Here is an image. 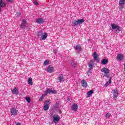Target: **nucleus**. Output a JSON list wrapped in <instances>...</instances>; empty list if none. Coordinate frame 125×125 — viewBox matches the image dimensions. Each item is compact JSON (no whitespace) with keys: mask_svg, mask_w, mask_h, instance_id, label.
I'll list each match as a JSON object with an SVG mask.
<instances>
[{"mask_svg":"<svg viewBox=\"0 0 125 125\" xmlns=\"http://www.w3.org/2000/svg\"><path fill=\"white\" fill-rule=\"evenodd\" d=\"M47 72L53 73V72H54V68H52V66L51 65H49L47 68Z\"/></svg>","mask_w":125,"mask_h":125,"instance_id":"19","label":"nucleus"},{"mask_svg":"<svg viewBox=\"0 0 125 125\" xmlns=\"http://www.w3.org/2000/svg\"><path fill=\"white\" fill-rule=\"evenodd\" d=\"M112 83V78L110 77L109 81H108L105 84L104 86H108V85H110V83Z\"/></svg>","mask_w":125,"mask_h":125,"instance_id":"20","label":"nucleus"},{"mask_svg":"<svg viewBox=\"0 0 125 125\" xmlns=\"http://www.w3.org/2000/svg\"><path fill=\"white\" fill-rule=\"evenodd\" d=\"M84 20L83 19L79 20H74L72 21V25L73 26L75 27V26H78V25H79L80 26V25H82L83 23H84Z\"/></svg>","mask_w":125,"mask_h":125,"instance_id":"2","label":"nucleus"},{"mask_svg":"<svg viewBox=\"0 0 125 125\" xmlns=\"http://www.w3.org/2000/svg\"><path fill=\"white\" fill-rule=\"evenodd\" d=\"M47 95L46 94V93L44 92V94H43L42 96V98H44V97H45Z\"/></svg>","mask_w":125,"mask_h":125,"instance_id":"33","label":"nucleus"},{"mask_svg":"<svg viewBox=\"0 0 125 125\" xmlns=\"http://www.w3.org/2000/svg\"><path fill=\"white\" fill-rule=\"evenodd\" d=\"M94 65V63L92 61H91L89 63H88V66H89V71H91L92 69L93 68V66Z\"/></svg>","mask_w":125,"mask_h":125,"instance_id":"11","label":"nucleus"},{"mask_svg":"<svg viewBox=\"0 0 125 125\" xmlns=\"http://www.w3.org/2000/svg\"><path fill=\"white\" fill-rule=\"evenodd\" d=\"M43 34V33H42V31H39L38 32V34L37 35L38 37H42V35Z\"/></svg>","mask_w":125,"mask_h":125,"instance_id":"29","label":"nucleus"},{"mask_svg":"<svg viewBox=\"0 0 125 125\" xmlns=\"http://www.w3.org/2000/svg\"><path fill=\"white\" fill-rule=\"evenodd\" d=\"M59 80L60 82H64V78H63V74H61L59 77Z\"/></svg>","mask_w":125,"mask_h":125,"instance_id":"24","label":"nucleus"},{"mask_svg":"<svg viewBox=\"0 0 125 125\" xmlns=\"http://www.w3.org/2000/svg\"><path fill=\"white\" fill-rule=\"evenodd\" d=\"M28 84H31V85H33V81H32V78H29L28 79Z\"/></svg>","mask_w":125,"mask_h":125,"instance_id":"27","label":"nucleus"},{"mask_svg":"<svg viewBox=\"0 0 125 125\" xmlns=\"http://www.w3.org/2000/svg\"><path fill=\"white\" fill-rule=\"evenodd\" d=\"M98 57V54H97V53H96V52H94L93 54V58L94 60H97V58Z\"/></svg>","mask_w":125,"mask_h":125,"instance_id":"22","label":"nucleus"},{"mask_svg":"<svg viewBox=\"0 0 125 125\" xmlns=\"http://www.w3.org/2000/svg\"><path fill=\"white\" fill-rule=\"evenodd\" d=\"M111 27L112 30H114L115 33L118 34L121 32V28H120V26L116 24H111Z\"/></svg>","mask_w":125,"mask_h":125,"instance_id":"3","label":"nucleus"},{"mask_svg":"<svg viewBox=\"0 0 125 125\" xmlns=\"http://www.w3.org/2000/svg\"><path fill=\"white\" fill-rule=\"evenodd\" d=\"M48 64H49V61L46 60L44 62V65H48Z\"/></svg>","mask_w":125,"mask_h":125,"instance_id":"31","label":"nucleus"},{"mask_svg":"<svg viewBox=\"0 0 125 125\" xmlns=\"http://www.w3.org/2000/svg\"><path fill=\"white\" fill-rule=\"evenodd\" d=\"M113 91V97L114 99H117L118 98V96H119V91H118L117 89H115L112 90Z\"/></svg>","mask_w":125,"mask_h":125,"instance_id":"4","label":"nucleus"},{"mask_svg":"<svg viewBox=\"0 0 125 125\" xmlns=\"http://www.w3.org/2000/svg\"><path fill=\"white\" fill-rule=\"evenodd\" d=\"M44 20L42 18H39L36 20V23L38 24H43Z\"/></svg>","mask_w":125,"mask_h":125,"instance_id":"14","label":"nucleus"},{"mask_svg":"<svg viewBox=\"0 0 125 125\" xmlns=\"http://www.w3.org/2000/svg\"><path fill=\"white\" fill-rule=\"evenodd\" d=\"M49 105V101H45V105L43 106V109L44 111H47L48 109H49V106H48Z\"/></svg>","mask_w":125,"mask_h":125,"instance_id":"8","label":"nucleus"},{"mask_svg":"<svg viewBox=\"0 0 125 125\" xmlns=\"http://www.w3.org/2000/svg\"><path fill=\"white\" fill-rule=\"evenodd\" d=\"M67 100H68V101H71V99H70V98H67Z\"/></svg>","mask_w":125,"mask_h":125,"instance_id":"38","label":"nucleus"},{"mask_svg":"<svg viewBox=\"0 0 125 125\" xmlns=\"http://www.w3.org/2000/svg\"><path fill=\"white\" fill-rule=\"evenodd\" d=\"M46 94H48L50 93H53V94H55L56 93V90H52L51 89L47 88L46 90L44 91Z\"/></svg>","mask_w":125,"mask_h":125,"instance_id":"5","label":"nucleus"},{"mask_svg":"<svg viewBox=\"0 0 125 125\" xmlns=\"http://www.w3.org/2000/svg\"><path fill=\"white\" fill-rule=\"evenodd\" d=\"M33 3L35 5H39V3L37 1V0H33Z\"/></svg>","mask_w":125,"mask_h":125,"instance_id":"32","label":"nucleus"},{"mask_svg":"<svg viewBox=\"0 0 125 125\" xmlns=\"http://www.w3.org/2000/svg\"><path fill=\"white\" fill-rule=\"evenodd\" d=\"M12 93L13 94H16V95H18V94H19V90H18V88L15 87L12 90Z\"/></svg>","mask_w":125,"mask_h":125,"instance_id":"12","label":"nucleus"},{"mask_svg":"<svg viewBox=\"0 0 125 125\" xmlns=\"http://www.w3.org/2000/svg\"><path fill=\"white\" fill-rule=\"evenodd\" d=\"M46 38H47V34L46 33H44V35L42 36V41H44Z\"/></svg>","mask_w":125,"mask_h":125,"instance_id":"26","label":"nucleus"},{"mask_svg":"<svg viewBox=\"0 0 125 125\" xmlns=\"http://www.w3.org/2000/svg\"><path fill=\"white\" fill-rule=\"evenodd\" d=\"M27 24V21H26L25 20H23L21 22V28H25V27H26V24Z\"/></svg>","mask_w":125,"mask_h":125,"instance_id":"18","label":"nucleus"},{"mask_svg":"<svg viewBox=\"0 0 125 125\" xmlns=\"http://www.w3.org/2000/svg\"><path fill=\"white\" fill-rule=\"evenodd\" d=\"M41 99H42H42H43V98H42V97H40Z\"/></svg>","mask_w":125,"mask_h":125,"instance_id":"40","label":"nucleus"},{"mask_svg":"<svg viewBox=\"0 0 125 125\" xmlns=\"http://www.w3.org/2000/svg\"><path fill=\"white\" fill-rule=\"evenodd\" d=\"M117 60L119 61H122L124 59V55L122 54H118L116 58Z\"/></svg>","mask_w":125,"mask_h":125,"instance_id":"15","label":"nucleus"},{"mask_svg":"<svg viewBox=\"0 0 125 125\" xmlns=\"http://www.w3.org/2000/svg\"><path fill=\"white\" fill-rule=\"evenodd\" d=\"M101 63H102V65H106V64H107V63H108V60L106 59H104L102 61Z\"/></svg>","mask_w":125,"mask_h":125,"instance_id":"21","label":"nucleus"},{"mask_svg":"<svg viewBox=\"0 0 125 125\" xmlns=\"http://www.w3.org/2000/svg\"><path fill=\"white\" fill-rule=\"evenodd\" d=\"M17 15L18 17H19V16H21V13L20 12L17 13Z\"/></svg>","mask_w":125,"mask_h":125,"instance_id":"35","label":"nucleus"},{"mask_svg":"<svg viewBox=\"0 0 125 125\" xmlns=\"http://www.w3.org/2000/svg\"><path fill=\"white\" fill-rule=\"evenodd\" d=\"M59 120H60V117L58 116V115H54L53 116V121L54 124H56L58 122H59Z\"/></svg>","mask_w":125,"mask_h":125,"instance_id":"7","label":"nucleus"},{"mask_svg":"<svg viewBox=\"0 0 125 125\" xmlns=\"http://www.w3.org/2000/svg\"><path fill=\"white\" fill-rule=\"evenodd\" d=\"M125 3V0H120L119 4L120 5H124Z\"/></svg>","mask_w":125,"mask_h":125,"instance_id":"28","label":"nucleus"},{"mask_svg":"<svg viewBox=\"0 0 125 125\" xmlns=\"http://www.w3.org/2000/svg\"><path fill=\"white\" fill-rule=\"evenodd\" d=\"M7 0V1H8V2H12V1L13 0Z\"/></svg>","mask_w":125,"mask_h":125,"instance_id":"37","label":"nucleus"},{"mask_svg":"<svg viewBox=\"0 0 125 125\" xmlns=\"http://www.w3.org/2000/svg\"><path fill=\"white\" fill-rule=\"evenodd\" d=\"M124 5H121V7H120V9L121 10H123V9L124 8V7H125L124 6H123Z\"/></svg>","mask_w":125,"mask_h":125,"instance_id":"36","label":"nucleus"},{"mask_svg":"<svg viewBox=\"0 0 125 125\" xmlns=\"http://www.w3.org/2000/svg\"><path fill=\"white\" fill-rule=\"evenodd\" d=\"M102 73H104V77L106 78H110L111 74H110V70L108 68L104 67L101 70Z\"/></svg>","mask_w":125,"mask_h":125,"instance_id":"1","label":"nucleus"},{"mask_svg":"<svg viewBox=\"0 0 125 125\" xmlns=\"http://www.w3.org/2000/svg\"><path fill=\"white\" fill-rule=\"evenodd\" d=\"M11 114L13 115V116H16L17 115V113H18V110L14 108H12L11 109Z\"/></svg>","mask_w":125,"mask_h":125,"instance_id":"9","label":"nucleus"},{"mask_svg":"<svg viewBox=\"0 0 125 125\" xmlns=\"http://www.w3.org/2000/svg\"><path fill=\"white\" fill-rule=\"evenodd\" d=\"M42 101V99H41V98H40V99H39V101Z\"/></svg>","mask_w":125,"mask_h":125,"instance_id":"39","label":"nucleus"},{"mask_svg":"<svg viewBox=\"0 0 125 125\" xmlns=\"http://www.w3.org/2000/svg\"><path fill=\"white\" fill-rule=\"evenodd\" d=\"M74 48H75V50L78 51V52H81L83 50L82 49V47L81 46L80 44H78L76 45V46H74Z\"/></svg>","mask_w":125,"mask_h":125,"instance_id":"10","label":"nucleus"},{"mask_svg":"<svg viewBox=\"0 0 125 125\" xmlns=\"http://www.w3.org/2000/svg\"><path fill=\"white\" fill-rule=\"evenodd\" d=\"M81 84L83 87H86V86H87V82H86L85 80L83 79L81 81Z\"/></svg>","mask_w":125,"mask_h":125,"instance_id":"17","label":"nucleus"},{"mask_svg":"<svg viewBox=\"0 0 125 125\" xmlns=\"http://www.w3.org/2000/svg\"><path fill=\"white\" fill-rule=\"evenodd\" d=\"M46 94H48L50 93H53V94H55L56 93V90H52L51 89L47 88L46 90L44 91Z\"/></svg>","mask_w":125,"mask_h":125,"instance_id":"6","label":"nucleus"},{"mask_svg":"<svg viewBox=\"0 0 125 125\" xmlns=\"http://www.w3.org/2000/svg\"><path fill=\"white\" fill-rule=\"evenodd\" d=\"M71 108L72 111H74V112H76L77 110H78L79 106H78V104H73Z\"/></svg>","mask_w":125,"mask_h":125,"instance_id":"13","label":"nucleus"},{"mask_svg":"<svg viewBox=\"0 0 125 125\" xmlns=\"http://www.w3.org/2000/svg\"><path fill=\"white\" fill-rule=\"evenodd\" d=\"M6 4L4 1H2V0H0V12L1 11V8L4 7Z\"/></svg>","mask_w":125,"mask_h":125,"instance_id":"16","label":"nucleus"},{"mask_svg":"<svg viewBox=\"0 0 125 125\" xmlns=\"http://www.w3.org/2000/svg\"><path fill=\"white\" fill-rule=\"evenodd\" d=\"M25 100L28 102V103H30L31 102V98H30L29 97H26Z\"/></svg>","mask_w":125,"mask_h":125,"instance_id":"30","label":"nucleus"},{"mask_svg":"<svg viewBox=\"0 0 125 125\" xmlns=\"http://www.w3.org/2000/svg\"><path fill=\"white\" fill-rule=\"evenodd\" d=\"M77 62H75L74 61H72L71 62V66H72V67H73L74 68H76V66H77Z\"/></svg>","mask_w":125,"mask_h":125,"instance_id":"23","label":"nucleus"},{"mask_svg":"<svg viewBox=\"0 0 125 125\" xmlns=\"http://www.w3.org/2000/svg\"><path fill=\"white\" fill-rule=\"evenodd\" d=\"M93 93V90H91L90 91H88L87 92L86 94H87V95H88V96H89V97H90L91 95H92Z\"/></svg>","mask_w":125,"mask_h":125,"instance_id":"25","label":"nucleus"},{"mask_svg":"<svg viewBox=\"0 0 125 125\" xmlns=\"http://www.w3.org/2000/svg\"><path fill=\"white\" fill-rule=\"evenodd\" d=\"M105 117L106 118H110V117H111V114L110 113H107L106 115H105Z\"/></svg>","mask_w":125,"mask_h":125,"instance_id":"34","label":"nucleus"}]
</instances>
